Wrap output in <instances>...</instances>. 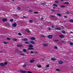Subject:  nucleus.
<instances>
[{
	"label": "nucleus",
	"mask_w": 73,
	"mask_h": 73,
	"mask_svg": "<svg viewBox=\"0 0 73 73\" xmlns=\"http://www.w3.org/2000/svg\"><path fill=\"white\" fill-rule=\"evenodd\" d=\"M63 62H62V61H59L58 62V64H63Z\"/></svg>",
	"instance_id": "423d86ee"
},
{
	"label": "nucleus",
	"mask_w": 73,
	"mask_h": 73,
	"mask_svg": "<svg viewBox=\"0 0 73 73\" xmlns=\"http://www.w3.org/2000/svg\"><path fill=\"white\" fill-rule=\"evenodd\" d=\"M51 60H52V61H56V58H51Z\"/></svg>",
	"instance_id": "4468645a"
},
{
	"label": "nucleus",
	"mask_w": 73,
	"mask_h": 73,
	"mask_svg": "<svg viewBox=\"0 0 73 73\" xmlns=\"http://www.w3.org/2000/svg\"><path fill=\"white\" fill-rule=\"evenodd\" d=\"M41 37H45V36L43 35H40Z\"/></svg>",
	"instance_id": "412c9836"
},
{
	"label": "nucleus",
	"mask_w": 73,
	"mask_h": 73,
	"mask_svg": "<svg viewBox=\"0 0 73 73\" xmlns=\"http://www.w3.org/2000/svg\"><path fill=\"white\" fill-rule=\"evenodd\" d=\"M70 45H73V43H70Z\"/></svg>",
	"instance_id": "49530a36"
},
{
	"label": "nucleus",
	"mask_w": 73,
	"mask_h": 73,
	"mask_svg": "<svg viewBox=\"0 0 73 73\" xmlns=\"http://www.w3.org/2000/svg\"><path fill=\"white\" fill-rule=\"evenodd\" d=\"M27 63H25L24 65L23 66V67L25 68V66H26V65H27Z\"/></svg>",
	"instance_id": "ddd939ff"
},
{
	"label": "nucleus",
	"mask_w": 73,
	"mask_h": 73,
	"mask_svg": "<svg viewBox=\"0 0 73 73\" xmlns=\"http://www.w3.org/2000/svg\"><path fill=\"white\" fill-rule=\"evenodd\" d=\"M25 44H29V42H25Z\"/></svg>",
	"instance_id": "79ce46f5"
},
{
	"label": "nucleus",
	"mask_w": 73,
	"mask_h": 73,
	"mask_svg": "<svg viewBox=\"0 0 73 73\" xmlns=\"http://www.w3.org/2000/svg\"><path fill=\"white\" fill-rule=\"evenodd\" d=\"M59 37L61 38H64V36L63 35H61L59 36Z\"/></svg>",
	"instance_id": "20e7f679"
},
{
	"label": "nucleus",
	"mask_w": 73,
	"mask_h": 73,
	"mask_svg": "<svg viewBox=\"0 0 73 73\" xmlns=\"http://www.w3.org/2000/svg\"><path fill=\"white\" fill-rule=\"evenodd\" d=\"M62 33H64V34L66 33V32H65V31L64 30L62 31Z\"/></svg>",
	"instance_id": "5701e85b"
},
{
	"label": "nucleus",
	"mask_w": 73,
	"mask_h": 73,
	"mask_svg": "<svg viewBox=\"0 0 73 73\" xmlns=\"http://www.w3.org/2000/svg\"><path fill=\"white\" fill-rule=\"evenodd\" d=\"M7 39L8 40H11V38H7Z\"/></svg>",
	"instance_id": "473e14b6"
},
{
	"label": "nucleus",
	"mask_w": 73,
	"mask_h": 73,
	"mask_svg": "<svg viewBox=\"0 0 73 73\" xmlns=\"http://www.w3.org/2000/svg\"><path fill=\"white\" fill-rule=\"evenodd\" d=\"M26 31L27 32H28V33H31V31H29V29H26Z\"/></svg>",
	"instance_id": "9b49d317"
},
{
	"label": "nucleus",
	"mask_w": 73,
	"mask_h": 73,
	"mask_svg": "<svg viewBox=\"0 0 73 73\" xmlns=\"http://www.w3.org/2000/svg\"><path fill=\"white\" fill-rule=\"evenodd\" d=\"M55 3H59V1L58 0H56L55 1Z\"/></svg>",
	"instance_id": "a211bd4d"
},
{
	"label": "nucleus",
	"mask_w": 73,
	"mask_h": 73,
	"mask_svg": "<svg viewBox=\"0 0 73 73\" xmlns=\"http://www.w3.org/2000/svg\"><path fill=\"white\" fill-rule=\"evenodd\" d=\"M52 35H50L48 36V37L50 39L52 38Z\"/></svg>",
	"instance_id": "6e6552de"
},
{
	"label": "nucleus",
	"mask_w": 73,
	"mask_h": 73,
	"mask_svg": "<svg viewBox=\"0 0 73 73\" xmlns=\"http://www.w3.org/2000/svg\"><path fill=\"white\" fill-rule=\"evenodd\" d=\"M17 9L18 10H21V8L20 7H17Z\"/></svg>",
	"instance_id": "aec40b11"
},
{
	"label": "nucleus",
	"mask_w": 73,
	"mask_h": 73,
	"mask_svg": "<svg viewBox=\"0 0 73 73\" xmlns=\"http://www.w3.org/2000/svg\"><path fill=\"white\" fill-rule=\"evenodd\" d=\"M19 52H20V53H22V52H21L20 51H19Z\"/></svg>",
	"instance_id": "69168bd1"
},
{
	"label": "nucleus",
	"mask_w": 73,
	"mask_h": 73,
	"mask_svg": "<svg viewBox=\"0 0 73 73\" xmlns=\"http://www.w3.org/2000/svg\"><path fill=\"white\" fill-rule=\"evenodd\" d=\"M60 7L61 8H65V6H64V5H60Z\"/></svg>",
	"instance_id": "dca6fc26"
},
{
	"label": "nucleus",
	"mask_w": 73,
	"mask_h": 73,
	"mask_svg": "<svg viewBox=\"0 0 73 73\" xmlns=\"http://www.w3.org/2000/svg\"><path fill=\"white\" fill-rule=\"evenodd\" d=\"M34 53H37L38 52H37V51H35L34 52Z\"/></svg>",
	"instance_id": "864d4df0"
},
{
	"label": "nucleus",
	"mask_w": 73,
	"mask_h": 73,
	"mask_svg": "<svg viewBox=\"0 0 73 73\" xmlns=\"http://www.w3.org/2000/svg\"><path fill=\"white\" fill-rule=\"evenodd\" d=\"M61 42L62 43H65V41H64V40H62L61 41Z\"/></svg>",
	"instance_id": "e433bc0d"
},
{
	"label": "nucleus",
	"mask_w": 73,
	"mask_h": 73,
	"mask_svg": "<svg viewBox=\"0 0 73 73\" xmlns=\"http://www.w3.org/2000/svg\"><path fill=\"white\" fill-rule=\"evenodd\" d=\"M53 6H55V7H58V6H57V5H56L55 4H54L53 5Z\"/></svg>",
	"instance_id": "7c9ffc66"
},
{
	"label": "nucleus",
	"mask_w": 73,
	"mask_h": 73,
	"mask_svg": "<svg viewBox=\"0 0 73 73\" xmlns=\"http://www.w3.org/2000/svg\"><path fill=\"white\" fill-rule=\"evenodd\" d=\"M65 13H66L67 14H69V12L68 11H67Z\"/></svg>",
	"instance_id": "58836bf2"
},
{
	"label": "nucleus",
	"mask_w": 73,
	"mask_h": 73,
	"mask_svg": "<svg viewBox=\"0 0 73 73\" xmlns=\"http://www.w3.org/2000/svg\"><path fill=\"white\" fill-rule=\"evenodd\" d=\"M57 15H58V16H60V17L62 16V15H61L59 13L57 14Z\"/></svg>",
	"instance_id": "4be33fe9"
},
{
	"label": "nucleus",
	"mask_w": 73,
	"mask_h": 73,
	"mask_svg": "<svg viewBox=\"0 0 73 73\" xmlns=\"http://www.w3.org/2000/svg\"><path fill=\"white\" fill-rule=\"evenodd\" d=\"M38 13L37 12H34V14H38Z\"/></svg>",
	"instance_id": "f704fd0d"
},
{
	"label": "nucleus",
	"mask_w": 73,
	"mask_h": 73,
	"mask_svg": "<svg viewBox=\"0 0 73 73\" xmlns=\"http://www.w3.org/2000/svg\"><path fill=\"white\" fill-rule=\"evenodd\" d=\"M29 12H33V11L32 10H29Z\"/></svg>",
	"instance_id": "4c0bfd02"
},
{
	"label": "nucleus",
	"mask_w": 73,
	"mask_h": 73,
	"mask_svg": "<svg viewBox=\"0 0 73 73\" xmlns=\"http://www.w3.org/2000/svg\"><path fill=\"white\" fill-rule=\"evenodd\" d=\"M23 51L24 52H27V50L25 49H23Z\"/></svg>",
	"instance_id": "cd10ccee"
},
{
	"label": "nucleus",
	"mask_w": 73,
	"mask_h": 73,
	"mask_svg": "<svg viewBox=\"0 0 73 73\" xmlns=\"http://www.w3.org/2000/svg\"><path fill=\"white\" fill-rule=\"evenodd\" d=\"M49 65L47 64L46 65V68H49Z\"/></svg>",
	"instance_id": "bb28decb"
},
{
	"label": "nucleus",
	"mask_w": 73,
	"mask_h": 73,
	"mask_svg": "<svg viewBox=\"0 0 73 73\" xmlns=\"http://www.w3.org/2000/svg\"><path fill=\"white\" fill-rule=\"evenodd\" d=\"M3 43L5 44H8V42H4Z\"/></svg>",
	"instance_id": "2f4dec72"
},
{
	"label": "nucleus",
	"mask_w": 73,
	"mask_h": 73,
	"mask_svg": "<svg viewBox=\"0 0 73 73\" xmlns=\"http://www.w3.org/2000/svg\"><path fill=\"white\" fill-rule=\"evenodd\" d=\"M70 22H71V23H73V20H70Z\"/></svg>",
	"instance_id": "a19ab883"
},
{
	"label": "nucleus",
	"mask_w": 73,
	"mask_h": 73,
	"mask_svg": "<svg viewBox=\"0 0 73 73\" xmlns=\"http://www.w3.org/2000/svg\"><path fill=\"white\" fill-rule=\"evenodd\" d=\"M22 40H23L24 41H28V39L27 38H24L21 39Z\"/></svg>",
	"instance_id": "f03ea898"
},
{
	"label": "nucleus",
	"mask_w": 73,
	"mask_h": 73,
	"mask_svg": "<svg viewBox=\"0 0 73 73\" xmlns=\"http://www.w3.org/2000/svg\"><path fill=\"white\" fill-rule=\"evenodd\" d=\"M56 30H61V28H56Z\"/></svg>",
	"instance_id": "a878e982"
},
{
	"label": "nucleus",
	"mask_w": 73,
	"mask_h": 73,
	"mask_svg": "<svg viewBox=\"0 0 73 73\" xmlns=\"http://www.w3.org/2000/svg\"><path fill=\"white\" fill-rule=\"evenodd\" d=\"M12 26L13 27H16L17 26V24L15 23L12 24Z\"/></svg>",
	"instance_id": "f257e3e1"
},
{
	"label": "nucleus",
	"mask_w": 73,
	"mask_h": 73,
	"mask_svg": "<svg viewBox=\"0 0 73 73\" xmlns=\"http://www.w3.org/2000/svg\"><path fill=\"white\" fill-rule=\"evenodd\" d=\"M41 19H42H42H44V18H41Z\"/></svg>",
	"instance_id": "0e129e2a"
},
{
	"label": "nucleus",
	"mask_w": 73,
	"mask_h": 73,
	"mask_svg": "<svg viewBox=\"0 0 73 73\" xmlns=\"http://www.w3.org/2000/svg\"><path fill=\"white\" fill-rule=\"evenodd\" d=\"M7 20V19L6 18H3L2 19V21L4 22H5V21H6Z\"/></svg>",
	"instance_id": "0eeeda50"
},
{
	"label": "nucleus",
	"mask_w": 73,
	"mask_h": 73,
	"mask_svg": "<svg viewBox=\"0 0 73 73\" xmlns=\"http://www.w3.org/2000/svg\"><path fill=\"white\" fill-rule=\"evenodd\" d=\"M9 21H11V22H12V21H13V19H10L9 20Z\"/></svg>",
	"instance_id": "72a5a7b5"
},
{
	"label": "nucleus",
	"mask_w": 73,
	"mask_h": 73,
	"mask_svg": "<svg viewBox=\"0 0 73 73\" xmlns=\"http://www.w3.org/2000/svg\"><path fill=\"white\" fill-rule=\"evenodd\" d=\"M64 4H69V2H65L64 3Z\"/></svg>",
	"instance_id": "393cba45"
},
{
	"label": "nucleus",
	"mask_w": 73,
	"mask_h": 73,
	"mask_svg": "<svg viewBox=\"0 0 73 73\" xmlns=\"http://www.w3.org/2000/svg\"><path fill=\"white\" fill-rule=\"evenodd\" d=\"M58 40H54V42H57V41H58Z\"/></svg>",
	"instance_id": "ea45409f"
},
{
	"label": "nucleus",
	"mask_w": 73,
	"mask_h": 73,
	"mask_svg": "<svg viewBox=\"0 0 73 73\" xmlns=\"http://www.w3.org/2000/svg\"><path fill=\"white\" fill-rule=\"evenodd\" d=\"M41 5H45V3H43L41 4Z\"/></svg>",
	"instance_id": "09e8293b"
},
{
	"label": "nucleus",
	"mask_w": 73,
	"mask_h": 73,
	"mask_svg": "<svg viewBox=\"0 0 73 73\" xmlns=\"http://www.w3.org/2000/svg\"><path fill=\"white\" fill-rule=\"evenodd\" d=\"M20 54L21 56H25V54Z\"/></svg>",
	"instance_id": "c9c22d12"
},
{
	"label": "nucleus",
	"mask_w": 73,
	"mask_h": 73,
	"mask_svg": "<svg viewBox=\"0 0 73 73\" xmlns=\"http://www.w3.org/2000/svg\"><path fill=\"white\" fill-rule=\"evenodd\" d=\"M43 46H45V47H46V46H48V44H46V43H44L43 44Z\"/></svg>",
	"instance_id": "39448f33"
},
{
	"label": "nucleus",
	"mask_w": 73,
	"mask_h": 73,
	"mask_svg": "<svg viewBox=\"0 0 73 73\" xmlns=\"http://www.w3.org/2000/svg\"><path fill=\"white\" fill-rule=\"evenodd\" d=\"M71 33H73V32L72 31L70 32Z\"/></svg>",
	"instance_id": "680f3d73"
},
{
	"label": "nucleus",
	"mask_w": 73,
	"mask_h": 73,
	"mask_svg": "<svg viewBox=\"0 0 73 73\" xmlns=\"http://www.w3.org/2000/svg\"><path fill=\"white\" fill-rule=\"evenodd\" d=\"M0 66H4V63H0Z\"/></svg>",
	"instance_id": "2eb2a0df"
},
{
	"label": "nucleus",
	"mask_w": 73,
	"mask_h": 73,
	"mask_svg": "<svg viewBox=\"0 0 73 73\" xmlns=\"http://www.w3.org/2000/svg\"><path fill=\"white\" fill-rule=\"evenodd\" d=\"M51 17H54V16L51 15Z\"/></svg>",
	"instance_id": "5fc2aeb1"
},
{
	"label": "nucleus",
	"mask_w": 73,
	"mask_h": 73,
	"mask_svg": "<svg viewBox=\"0 0 73 73\" xmlns=\"http://www.w3.org/2000/svg\"><path fill=\"white\" fill-rule=\"evenodd\" d=\"M54 49H58L57 47V46H55L54 47Z\"/></svg>",
	"instance_id": "de8ad7c7"
},
{
	"label": "nucleus",
	"mask_w": 73,
	"mask_h": 73,
	"mask_svg": "<svg viewBox=\"0 0 73 73\" xmlns=\"http://www.w3.org/2000/svg\"><path fill=\"white\" fill-rule=\"evenodd\" d=\"M3 52L2 51H0V53H3Z\"/></svg>",
	"instance_id": "4d7b16f0"
},
{
	"label": "nucleus",
	"mask_w": 73,
	"mask_h": 73,
	"mask_svg": "<svg viewBox=\"0 0 73 73\" xmlns=\"http://www.w3.org/2000/svg\"><path fill=\"white\" fill-rule=\"evenodd\" d=\"M28 49H29V50H32L33 49V48H28Z\"/></svg>",
	"instance_id": "6ab92c4d"
},
{
	"label": "nucleus",
	"mask_w": 73,
	"mask_h": 73,
	"mask_svg": "<svg viewBox=\"0 0 73 73\" xmlns=\"http://www.w3.org/2000/svg\"><path fill=\"white\" fill-rule=\"evenodd\" d=\"M30 42L33 44H35V42L33 41H31Z\"/></svg>",
	"instance_id": "f3484780"
},
{
	"label": "nucleus",
	"mask_w": 73,
	"mask_h": 73,
	"mask_svg": "<svg viewBox=\"0 0 73 73\" xmlns=\"http://www.w3.org/2000/svg\"><path fill=\"white\" fill-rule=\"evenodd\" d=\"M20 72H21V73H27V71H23V70H20Z\"/></svg>",
	"instance_id": "7ed1b4c3"
},
{
	"label": "nucleus",
	"mask_w": 73,
	"mask_h": 73,
	"mask_svg": "<svg viewBox=\"0 0 73 73\" xmlns=\"http://www.w3.org/2000/svg\"><path fill=\"white\" fill-rule=\"evenodd\" d=\"M61 1H64V0H60Z\"/></svg>",
	"instance_id": "774afa93"
},
{
	"label": "nucleus",
	"mask_w": 73,
	"mask_h": 73,
	"mask_svg": "<svg viewBox=\"0 0 73 73\" xmlns=\"http://www.w3.org/2000/svg\"><path fill=\"white\" fill-rule=\"evenodd\" d=\"M52 28H54V26H52Z\"/></svg>",
	"instance_id": "6e6d98bb"
},
{
	"label": "nucleus",
	"mask_w": 73,
	"mask_h": 73,
	"mask_svg": "<svg viewBox=\"0 0 73 73\" xmlns=\"http://www.w3.org/2000/svg\"><path fill=\"white\" fill-rule=\"evenodd\" d=\"M28 46L29 48H33V45L31 44H29Z\"/></svg>",
	"instance_id": "1a4fd4ad"
},
{
	"label": "nucleus",
	"mask_w": 73,
	"mask_h": 73,
	"mask_svg": "<svg viewBox=\"0 0 73 73\" xmlns=\"http://www.w3.org/2000/svg\"><path fill=\"white\" fill-rule=\"evenodd\" d=\"M56 71H60V70H59V69H56Z\"/></svg>",
	"instance_id": "8fccbe9b"
},
{
	"label": "nucleus",
	"mask_w": 73,
	"mask_h": 73,
	"mask_svg": "<svg viewBox=\"0 0 73 73\" xmlns=\"http://www.w3.org/2000/svg\"><path fill=\"white\" fill-rule=\"evenodd\" d=\"M64 17H65V18H67V17L66 16H64Z\"/></svg>",
	"instance_id": "bf43d9fd"
},
{
	"label": "nucleus",
	"mask_w": 73,
	"mask_h": 73,
	"mask_svg": "<svg viewBox=\"0 0 73 73\" xmlns=\"http://www.w3.org/2000/svg\"><path fill=\"white\" fill-rule=\"evenodd\" d=\"M35 62V60H31L30 61V63H33V62Z\"/></svg>",
	"instance_id": "9d476101"
},
{
	"label": "nucleus",
	"mask_w": 73,
	"mask_h": 73,
	"mask_svg": "<svg viewBox=\"0 0 73 73\" xmlns=\"http://www.w3.org/2000/svg\"><path fill=\"white\" fill-rule=\"evenodd\" d=\"M17 46H18V47H21V46H22V45L20 44H18L17 45Z\"/></svg>",
	"instance_id": "b1692460"
},
{
	"label": "nucleus",
	"mask_w": 73,
	"mask_h": 73,
	"mask_svg": "<svg viewBox=\"0 0 73 73\" xmlns=\"http://www.w3.org/2000/svg\"><path fill=\"white\" fill-rule=\"evenodd\" d=\"M18 35H19V36H21V35H22V34L20 33H18Z\"/></svg>",
	"instance_id": "c756f323"
},
{
	"label": "nucleus",
	"mask_w": 73,
	"mask_h": 73,
	"mask_svg": "<svg viewBox=\"0 0 73 73\" xmlns=\"http://www.w3.org/2000/svg\"><path fill=\"white\" fill-rule=\"evenodd\" d=\"M30 52L31 53H32V54L33 53H34V52H33V51H31Z\"/></svg>",
	"instance_id": "3c124183"
},
{
	"label": "nucleus",
	"mask_w": 73,
	"mask_h": 73,
	"mask_svg": "<svg viewBox=\"0 0 73 73\" xmlns=\"http://www.w3.org/2000/svg\"><path fill=\"white\" fill-rule=\"evenodd\" d=\"M14 16H17V14H15L14 15Z\"/></svg>",
	"instance_id": "13d9d810"
},
{
	"label": "nucleus",
	"mask_w": 73,
	"mask_h": 73,
	"mask_svg": "<svg viewBox=\"0 0 73 73\" xmlns=\"http://www.w3.org/2000/svg\"><path fill=\"white\" fill-rule=\"evenodd\" d=\"M38 68H41V65H38Z\"/></svg>",
	"instance_id": "c03bdc74"
},
{
	"label": "nucleus",
	"mask_w": 73,
	"mask_h": 73,
	"mask_svg": "<svg viewBox=\"0 0 73 73\" xmlns=\"http://www.w3.org/2000/svg\"><path fill=\"white\" fill-rule=\"evenodd\" d=\"M51 11H52V12H54L55 11V10H54V9H52L51 10Z\"/></svg>",
	"instance_id": "37998d69"
},
{
	"label": "nucleus",
	"mask_w": 73,
	"mask_h": 73,
	"mask_svg": "<svg viewBox=\"0 0 73 73\" xmlns=\"http://www.w3.org/2000/svg\"><path fill=\"white\" fill-rule=\"evenodd\" d=\"M4 64H5V65H7V62H4Z\"/></svg>",
	"instance_id": "603ef678"
},
{
	"label": "nucleus",
	"mask_w": 73,
	"mask_h": 73,
	"mask_svg": "<svg viewBox=\"0 0 73 73\" xmlns=\"http://www.w3.org/2000/svg\"><path fill=\"white\" fill-rule=\"evenodd\" d=\"M13 41H17V39H16V38H13Z\"/></svg>",
	"instance_id": "c85d7f7f"
},
{
	"label": "nucleus",
	"mask_w": 73,
	"mask_h": 73,
	"mask_svg": "<svg viewBox=\"0 0 73 73\" xmlns=\"http://www.w3.org/2000/svg\"><path fill=\"white\" fill-rule=\"evenodd\" d=\"M53 8L54 9V8H55V7H53Z\"/></svg>",
	"instance_id": "338daca9"
},
{
	"label": "nucleus",
	"mask_w": 73,
	"mask_h": 73,
	"mask_svg": "<svg viewBox=\"0 0 73 73\" xmlns=\"http://www.w3.org/2000/svg\"><path fill=\"white\" fill-rule=\"evenodd\" d=\"M29 22L30 23H32V22H33V21L32 20H30L29 21Z\"/></svg>",
	"instance_id": "a18cd8bd"
},
{
	"label": "nucleus",
	"mask_w": 73,
	"mask_h": 73,
	"mask_svg": "<svg viewBox=\"0 0 73 73\" xmlns=\"http://www.w3.org/2000/svg\"><path fill=\"white\" fill-rule=\"evenodd\" d=\"M23 17H24V18H25V17H26L23 16Z\"/></svg>",
	"instance_id": "e2e57ef3"
},
{
	"label": "nucleus",
	"mask_w": 73,
	"mask_h": 73,
	"mask_svg": "<svg viewBox=\"0 0 73 73\" xmlns=\"http://www.w3.org/2000/svg\"><path fill=\"white\" fill-rule=\"evenodd\" d=\"M31 39L32 40H35L36 39L34 37H31Z\"/></svg>",
	"instance_id": "f8f14e48"
},
{
	"label": "nucleus",
	"mask_w": 73,
	"mask_h": 73,
	"mask_svg": "<svg viewBox=\"0 0 73 73\" xmlns=\"http://www.w3.org/2000/svg\"><path fill=\"white\" fill-rule=\"evenodd\" d=\"M48 30H49V31L50 30V28H49L48 29Z\"/></svg>",
	"instance_id": "052dcab7"
}]
</instances>
